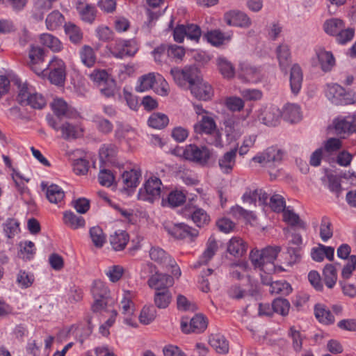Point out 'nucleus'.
Instances as JSON below:
<instances>
[{
    "mask_svg": "<svg viewBox=\"0 0 356 356\" xmlns=\"http://www.w3.org/2000/svg\"><path fill=\"white\" fill-rule=\"evenodd\" d=\"M175 81L179 86H184L186 82L192 95L200 100L207 101L213 96L211 86L197 74L194 67H186L183 70L173 68L170 70Z\"/></svg>",
    "mask_w": 356,
    "mask_h": 356,
    "instance_id": "1",
    "label": "nucleus"
},
{
    "mask_svg": "<svg viewBox=\"0 0 356 356\" xmlns=\"http://www.w3.org/2000/svg\"><path fill=\"white\" fill-rule=\"evenodd\" d=\"M281 251L280 246H268L261 250H252L250 259L255 268L268 274L275 271L274 261Z\"/></svg>",
    "mask_w": 356,
    "mask_h": 356,
    "instance_id": "2",
    "label": "nucleus"
},
{
    "mask_svg": "<svg viewBox=\"0 0 356 356\" xmlns=\"http://www.w3.org/2000/svg\"><path fill=\"white\" fill-rule=\"evenodd\" d=\"M193 129L196 134L206 136L204 140L208 145L220 148L223 147L221 132L211 116L202 115L194 124Z\"/></svg>",
    "mask_w": 356,
    "mask_h": 356,
    "instance_id": "3",
    "label": "nucleus"
},
{
    "mask_svg": "<svg viewBox=\"0 0 356 356\" xmlns=\"http://www.w3.org/2000/svg\"><path fill=\"white\" fill-rule=\"evenodd\" d=\"M91 291L95 300L92 305V310L94 312H100L104 309L108 305L113 303L110 290L104 282L95 281Z\"/></svg>",
    "mask_w": 356,
    "mask_h": 356,
    "instance_id": "4",
    "label": "nucleus"
},
{
    "mask_svg": "<svg viewBox=\"0 0 356 356\" xmlns=\"http://www.w3.org/2000/svg\"><path fill=\"white\" fill-rule=\"evenodd\" d=\"M161 187L162 182L159 178L155 176L150 177L145 181L143 187L140 188L138 193V200L153 202L160 197Z\"/></svg>",
    "mask_w": 356,
    "mask_h": 356,
    "instance_id": "5",
    "label": "nucleus"
},
{
    "mask_svg": "<svg viewBox=\"0 0 356 356\" xmlns=\"http://www.w3.org/2000/svg\"><path fill=\"white\" fill-rule=\"evenodd\" d=\"M284 152L277 147H270L262 153L254 156L252 161L268 170L276 168L283 158Z\"/></svg>",
    "mask_w": 356,
    "mask_h": 356,
    "instance_id": "6",
    "label": "nucleus"
},
{
    "mask_svg": "<svg viewBox=\"0 0 356 356\" xmlns=\"http://www.w3.org/2000/svg\"><path fill=\"white\" fill-rule=\"evenodd\" d=\"M138 50V44L134 40H118L109 46L111 54L116 58L134 56Z\"/></svg>",
    "mask_w": 356,
    "mask_h": 356,
    "instance_id": "7",
    "label": "nucleus"
},
{
    "mask_svg": "<svg viewBox=\"0 0 356 356\" xmlns=\"http://www.w3.org/2000/svg\"><path fill=\"white\" fill-rule=\"evenodd\" d=\"M17 102L22 106H30L33 108L41 109L46 104L44 97L39 93L32 92L27 85L21 86L17 95Z\"/></svg>",
    "mask_w": 356,
    "mask_h": 356,
    "instance_id": "8",
    "label": "nucleus"
},
{
    "mask_svg": "<svg viewBox=\"0 0 356 356\" xmlns=\"http://www.w3.org/2000/svg\"><path fill=\"white\" fill-rule=\"evenodd\" d=\"M181 150V156L186 160L200 164H205L211 158V152L206 146L201 147L191 144Z\"/></svg>",
    "mask_w": 356,
    "mask_h": 356,
    "instance_id": "9",
    "label": "nucleus"
},
{
    "mask_svg": "<svg viewBox=\"0 0 356 356\" xmlns=\"http://www.w3.org/2000/svg\"><path fill=\"white\" fill-rule=\"evenodd\" d=\"M326 97L334 104H350L355 102V99L350 97V95L346 92L345 89L337 83L327 85L325 91Z\"/></svg>",
    "mask_w": 356,
    "mask_h": 356,
    "instance_id": "10",
    "label": "nucleus"
},
{
    "mask_svg": "<svg viewBox=\"0 0 356 356\" xmlns=\"http://www.w3.org/2000/svg\"><path fill=\"white\" fill-rule=\"evenodd\" d=\"M46 66L47 70H49V80L50 82L56 86L63 84L66 76V66L63 60L54 57Z\"/></svg>",
    "mask_w": 356,
    "mask_h": 356,
    "instance_id": "11",
    "label": "nucleus"
},
{
    "mask_svg": "<svg viewBox=\"0 0 356 356\" xmlns=\"http://www.w3.org/2000/svg\"><path fill=\"white\" fill-rule=\"evenodd\" d=\"M332 129L336 135L343 138L350 134L356 133V118L351 116L337 118L332 122Z\"/></svg>",
    "mask_w": 356,
    "mask_h": 356,
    "instance_id": "12",
    "label": "nucleus"
},
{
    "mask_svg": "<svg viewBox=\"0 0 356 356\" xmlns=\"http://www.w3.org/2000/svg\"><path fill=\"white\" fill-rule=\"evenodd\" d=\"M44 50L38 46H31L29 51L28 65L30 68L38 75H41L47 70L44 63Z\"/></svg>",
    "mask_w": 356,
    "mask_h": 356,
    "instance_id": "13",
    "label": "nucleus"
},
{
    "mask_svg": "<svg viewBox=\"0 0 356 356\" xmlns=\"http://www.w3.org/2000/svg\"><path fill=\"white\" fill-rule=\"evenodd\" d=\"M47 122L54 130L61 131V137L65 140L75 139L81 135V129L69 122H66L58 126V122L52 116L47 117Z\"/></svg>",
    "mask_w": 356,
    "mask_h": 356,
    "instance_id": "14",
    "label": "nucleus"
},
{
    "mask_svg": "<svg viewBox=\"0 0 356 356\" xmlns=\"http://www.w3.org/2000/svg\"><path fill=\"white\" fill-rule=\"evenodd\" d=\"M147 284L149 288L154 289L155 291L170 290L169 289L174 284V279L168 274L157 271L151 275L147 280Z\"/></svg>",
    "mask_w": 356,
    "mask_h": 356,
    "instance_id": "15",
    "label": "nucleus"
},
{
    "mask_svg": "<svg viewBox=\"0 0 356 356\" xmlns=\"http://www.w3.org/2000/svg\"><path fill=\"white\" fill-rule=\"evenodd\" d=\"M223 18L229 26L248 28L251 24V20L248 16L239 10H229L225 13Z\"/></svg>",
    "mask_w": 356,
    "mask_h": 356,
    "instance_id": "16",
    "label": "nucleus"
},
{
    "mask_svg": "<svg viewBox=\"0 0 356 356\" xmlns=\"http://www.w3.org/2000/svg\"><path fill=\"white\" fill-rule=\"evenodd\" d=\"M168 232L173 237L178 239L188 237L191 241H193L199 235L198 230L184 223L174 225L168 228Z\"/></svg>",
    "mask_w": 356,
    "mask_h": 356,
    "instance_id": "17",
    "label": "nucleus"
},
{
    "mask_svg": "<svg viewBox=\"0 0 356 356\" xmlns=\"http://www.w3.org/2000/svg\"><path fill=\"white\" fill-rule=\"evenodd\" d=\"M238 78L245 82H257L261 78V70L249 63H241L239 65Z\"/></svg>",
    "mask_w": 356,
    "mask_h": 356,
    "instance_id": "18",
    "label": "nucleus"
},
{
    "mask_svg": "<svg viewBox=\"0 0 356 356\" xmlns=\"http://www.w3.org/2000/svg\"><path fill=\"white\" fill-rule=\"evenodd\" d=\"M207 324V320L203 315L197 314L191 319L189 325L187 321H182L181 327L182 331L186 333L190 332L200 333L206 330Z\"/></svg>",
    "mask_w": 356,
    "mask_h": 356,
    "instance_id": "19",
    "label": "nucleus"
},
{
    "mask_svg": "<svg viewBox=\"0 0 356 356\" xmlns=\"http://www.w3.org/2000/svg\"><path fill=\"white\" fill-rule=\"evenodd\" d=\"M225 134L229 143L236 140L243 133V126L239 120L229 118L225 120Z\"/></svg>",
    "mask_w": 356,
    "mask_h": 356,
    "instance_id": "20",
    "label": "nucleus"
},
{
    "mask_svg": "<svg viewBox=\"0 0 356 356\" xmlns=\"http://www.w3.org/2000/svg\"><path fill=\"white\" fill-rule=\"evenodd\" d=\"M237 150V147L231 149L218 159V166L223 173L229 174L232 172L236 165Z\"/></svg>",
    "mask_w": 356,
    "mask_h": 356,
    "instance_id": "21",
    "label": "nucleus"
},
{
    "mask_svg": "<svg viewBox=\"0 0 356 356\" xmlns=\"http://www.w3.org/2000/svg\"><path fill=\"white\" fill-rule=\"evenodd\" d=\"M282 112L277 107H270L263 110L259 115V120L267 126H276L281 118Z\"/></svg>",
    "mask_w": 356,
    "mask_h": 356,
    "instance_id": "22",
    "label": "nucleus"
},
{
    "mask_svg": "<svg viewBox=\"0 0 356 356\" xmlns=\"http://www.w3.org/2000/svg\"><path fill=\"white\" fill-rule=\"evenodd\" d=\"M218 250V241L213 236H211L206 244V248L198 260V264H207Z\"/></svg>",
    "mask_w": 356,
    "mask_h": 356,
    "instance_id": "23",
    "label": "nucleus"
},
{
    "mask_svg": "<svg viewBox=\"0 0 356 356\" xmlns=\"http://www.w3.org/2000/svg\"><path fill=\"white\" fill-rule=\"evenodd\" d=\"M76 10L83 21L91 24L95 20L96 10L94 6L86 2L79 1L76 3Z\"/></svg>",
    "mask_w": 356,
    "mask_h": 356,
    "instance_id": "24",
    "label": "nucleus"
},
{
    "mask_svg": "<svg viewBox=\"0 0 356 356\" xmlns=\"http://www.w3.org/2000/svg\"><path fill=\"white\" fill-rule=\"evenodd\" d=\"M247 251V244L241 238L233 237L227 244V252L236 257H242Z\"/></svg>",
    "mask_w": 356,
    "mask_h": 356,
    "instance_id": "25",
    "label": "nucleus"
},
{
    "mask_svg": "<svg viewBox=\"0 0 356 356\" xmlns=\"http://www.w3.org/2000/svg\"><path fill=\"white\" fill-rule=\"evenodd\" d=\"M117 152L118 149L115 145H104L99 152L101 162L106 165L115 163Z\"/></svg>",
    "mask_w": 356,
    "mask_h": 356,
    "instance_id": "26",
    "label": "nucleus"
},
{
    "mask_svg": "<svg viewBox=\"0 0 356 356\" xmlns=\"http://www.w3.org/2000/svg\"><path fill=\"white\" fill-rule=\"evenodd\" d=\"M302 82V72L300 67L296 64L293 65L291 69L290 85L291 91L294 94L299 92Z\"/></svg>",
    "mask_w": 356,
    "mask_h": 356,
    "instance_id": "27",
    "label": "nucleus"
},
{
    "mask_svg": "<svg viewBox=\"0 0 356 356\" xmlns=\"http://www.w3.org/2000/svg\"><path fill=\"white\" fill-rule=\"evenodd\" d=\"M109 240L113 249L115 251H120L126 247L129 237L126 232L119 231L111 235Z\"/></svg>",
    "mask_w": 356,
    "mask_h": 356,
    "instance_id": "28",
    "label": "nucleus"
},
{
    "mask_svg": "<svg viewBox=\"0 0 356 356\" xmlns=\"http://www.w3.org/2000/svg\"><path fill=\"white\" fill-rule=\"evenodd\" d=\"M149 255L150 259L164 268L171 261V257L162 248L152 247L149 250Z\"/></svg>",
    "mask_w": 356,
    "mask_h": 356,
    "instance_id": "29",
    "label": "nucleus"
},
{
    "mask_svg": "<svg viewBox=\"0 0 356 356\" xmlns=\"http://www.w3.org/2000/svg\"><path fill=\"white\" fill-rule=\"evenodd\" d=\"M79 58L83 65L88 67L95 65L97 56L92 47L89 45H83L79 51Z\"/></svg>",
    "mask_w": 356,
    "mask_h": 356,
    "instance_id": "30",
    "label": "nucleus"
},
{
    "mask_svg": "<svg viewBox=\"0 0 356 356\" xmlns=\"http://www.w3.org/2000/svg\"><path fill=\"white\" fill-rule=\"evenodd\" d=\"M209 344L220 354H225L229 351V343L223 335L211 334L209 340Z\"/></svg>",
    "mask_w": 356,
    "mask_h": 356,
    "instance_id": "31",
    "label": "nucleus"
},
{
    "mask_svg": "<svg viewBox=\"0 0 356 356\" xmlns=\"http://www.w3.org/2000/svg\"><path fill=\"white\" fill-rule=\"evenodd\" d=\"M316 54L321 69L324 72L331 70L335 65V59L332 52L327 51L324 49H320Z\"/></svg>",
    "mask_w": 356,
    "mask_h": 356,
    "instance_id": "32",
    "label": "nucleus"
},
{
    "mask_svg": "<svg viewBox=\"0 0 356 356\" xmlns=\"http://www.w3.org/2000/svg\"><path fill=\"white\" fill-rule=\"evenodd\" d=\"M158 76H160V74L154 72H150L142 76L139 79V84L136 86V90L138 92H144L154 88L158 80Z\"/></svg>",
    "mask_w": 356,
    "mask_h": 356,
    "instance_id": "33",
    "label": "nucleus"
},
{
    "mask_svg": "<svg viewBox=\"0 0 356 356\" xmlns=\"http://www.w3.org/2000/svg\"><path fill=\"white\" fill-rule=\"evenodd\" d=\"M63 222L65 225L73 229H76L85 226V220L82 216L74 214L71 211L63 213Z\"/></svg>",
    "mask_w": 356,
    "mask_h": 356,
    "instance_id": "34",
    "label": "nucleus"
},
{
    "mask_svg": "<svg viewBox=\"0 0 356 356\" xmlns=\"http://www.w3.org/2000/svg\"><path fill=\"white\" fill-rule=\"evenodd\" d=\"M277 56L280 68L285 71L291 63V53L288 45L280 44L277 49Z\"/></svg>",
    "mask_w": 356,
    "mask_h": 356,
    "instance_id": "35",
    "label": "nucleus"
},
{
    "mask_svg": "<svg viewBox=\"0 0 356 356\" xmlns=\"http://www.w3.org/2000/svg\"><path fill=\"white\" fill-rule=\"evenodd\" d=\"M172 296L170 290L156 291L154 295V302L159 309L167 308L171 302Z\"/></svg>",
    "mask_w": 356,
    "mask_h": 356,
    "instance_id": "36",
    "label": "nucleus"
},
{
    "mask_svg": "<svg viewBox=\"0 0 356 356\" xmlns=\"http://www.w3.org/2000/svg\"><path fill=\"white\" fill-rule=\"evenodd\" d=\"M216 63L218 70L224 78L229 79L234 76V67L227 58L219 57L217 58Z\"/></svg>",
    "mask_w": 356,
    "mask_h": 356,
    "instance_id": "37",
    "label": "nucleus"
},
{
    "mask_svg": "<svg viewBox=\"0 0 356 356\" xmlns=\"http://www.w3.org/2000/svg\"><path fill=\"white\" fill-rule=\"evenodd\" d=\"M191 217L193 222L199 227L207 225L211 220L206 211L201 208H194Z\"/></svg>",
    "mask_w": 356,
    "mask_h": 356,
    "instance_id": "38",
    "label": "nucleus"
},
{
    "mask_svg": "<svg viewBox=\"0 0 356 356\" xmlns=\"http://www.w3.org/2000/svg\"><path fill=\"white\" fill-rule=\"evenodd\" d=\"M65 196L62 188L56 184H51L46 190V197L51 203L58 204Z\"/></svg>",
    "mask_w": 356,
    "mask_h": 356,
    "instance_id": "39",
    "label": "nucleus"
},
{
    "mask_svg": "<svg viewBox=\"0 0 356 356\" xmlns=\"http://www.w3.org/2000/svg\"><path fill=\"white\" fill-rule=\"evenodd\" d=\"M323 281L329 289H332L337 280V273L332 264H327L323 271Z\"/></svg>",
    "mask_w": 356,
    "mask_h": 356,
    "instance_id": "40",
    "label": "nucleus"
},
{
    "mask_svg": "<svg viewBox=\"0 0 356 356\" xmlns=\"http://www.w3.org/2000/svg\"><path fill=\"white\" fill-rule=\"evenodd\" d=\"M65 31L70 41L74 44L80 43L83 39V33L79 27L73 23L68 22L65 24Z\"/></svg>",
    "mask_w": 356,
    "mask_h": 356,
    "instance_id": "41",
    "label": "nucleus"
},
{
    "mask_svg": "<svg viewBox=\"0 0 356 356\" xmlns=\"http://www.w3.org/2000/svg\"><path fill=\"white\" fill-rule=\"evenodd\" d=\"M323 28L325 31L331 35H336L344 28V23L341 19L332 18L325 22Z\"/></svg>",
    "mask_w": 356,
    "mask_h": 356,
    "instance_id": "42",
    "label": "nucleus"
},
{
    "mask_svg": "<svg viewBox=\"0 0 356 356\" xmlns=\"http://www.w3.org/2000/svg\"><path fill=\"white\" fill-rule=\"evenodd\" d=\"M156 317V310L152 305H145L138 316L140 322L143 325H149Z\"/></svg>",
    "mask_w": 356,
    "mask_h": 356,
    "instance_id": "43",
    "label": "nucleus"
},
{
    "mask_svg": "<svg viewBox=\"0 0 356 356\" xmlns=\"http://www.w3.org/2000/svg\"><path fill=\"white\" fill-rule=\"evenodd\" d=\"M40 42L51 49L53 51H59L62 49L60 41L55 36L49 33H43L40 37Z\"/></svg>",
    "mask_w": 356,
    "mask_h": 356,
    "instance_id": "44",
    "label": "nucleus"
},
{
    "mask_svg": "<svg viewBox=\"0 0 356 356\" xmlns=\"http://www.w3.org/2000/svg\"><path fill=\"white\" fill-rule=\"evenodd\" d=\"M315 316L322 323L329 325L334 322V317L330 311L322 305H316Z\"/></svg>",
    "mask_w": 356,
    "mask_h": 356,
    "instance_id": "45",
    "label": "nucleus"
},
{
    "mask_svg": "<svg viewBox=\"0 0 356 356\" xmlns=\"http://www.w3.org/2000/svg\"><path fill=\"white\" fill-rule=\"evenodd\" d=\"M141 177L140 170H131L122 174V181L127 187H136Z\"/></svg>",
    "mask_w": 356,
    "mask_h": 356,
    "instance_id": "46",
    "label": "nucleus"
},
{
    "mask_svg": "<svg viewBox=\"0 0 356 356\" xmlns=\"http://www.w3.org/2000/svg\"><path fill=\"white\" fill-rule=\"evenodd\" d=\"M169 122V119L166 115L161 113H152L148 120V124L154 129H163Z\"/></svg>",
    "mask_w": 356,
    "mask_h": 356,
    "instance_id": "47",
    "label": "nucleus"
},
{
    "mask_svg": "<svg viewBox=\"0 0 356 356\" xmlns=\"http://www.w3.org/2000/svg\"><path fill=\"white\" fill-rule=\"evenodd\" d=\"M269 291L271 294L287 296L291 292L292 288L285 281H277L270 284Z\"/></svg>",
    "mask_w": 356,
    "mask_h": 356,
    "instance_id": "48",
    "label": "nucleus"
},
{
    "mask_svg": "<svg viewBox=\"0 0 356 356\" xmlns=\"http://www.w3.org/2000/svg\"><path fill=\"white\" fill-rule=\"evenodd\" d=\"M284 116L286 120L291 122L299 121L301 118L300 107L293 104H286L284 110Z\"/></svg>",
    "mask_w": 356,
    "mask_h": 356,
    "instance_id": "49",
    "label": "nucleus"
},
{
    "mask_svg": "<svg viewBox=\"0 0 356 356\" xmlns=\"http://www.w3.org/2000/svg\"><path fill=\"white\" fill-rule=\"evenodd\" d=\"M64 21V17L58 11H53L46 18V26L49 30H56L60 27Z\"/></svg>",
    "mask_w": 356,
    "mask_h": 356,
    "instance_id": "50",
    "label": "nucleus"
},
{
    "mask_svg": "<svg viewBox=\"0 0 356 356\" xmlns=\"http://www.w3.org/2000/svg\"><path fill=\"white\" fill-rule=\"evenodd\" d=\"M3 231L8 238H13L20 232L19 223L15 218H8L3 225Z\"/></svg>",
    "mask_w": 356,
    "mask_h": 356,
    "instance_id": "51",
    "label": "nucleus"
},
{
    "mask_svg": "<svg viewBox=\"0 0 356 356\" xmlns=\"http://www.w3.org/2000/svg\"><path fill=\"white\" fill-rule=\"evenodd\" d=\"M90 236L96 248H102L106 242V236L99 226L93 227L90 229Z\"/></svg>",
    "mask_w": 356,
    "mask_h": 356,
    "instance_id": "52",
    "label": "nucleus"
},
{
    "mask_svg": "<svg viewBox=\"0 0 356 356\" xmlns=\"http://www.w3.org/2000/svg\"><path fill=\"white\" fill-rule=\"evenodd\" d=\"M206 38L209 42L213 46H219L222 44L225 40H229L231 35L225 36L222 32L218 30H214L208 32L206 34Z\"/></svg>",
    "mask_w": 356,
    "mask_h": 356,
    "instance_id": "53",
    "label": "nucleus"
},
{
    "mask_svg": "<svg viewBox=\"0 0 356 356\" xmlns=\"http://www.w3.org/2000/svg\"><path fill=\"white\" fill-rule=\"evenodd\" d=\"M283 213L284 220L291 226L298 225L301 228L305 227V223L302 222L298 214L289 209H285L282 211Z\"/></svg>",
    "mask_w": 356,
    "mask_h": 356,
    "instance_id": "54",
    "label": "nucleus"
},
{
    "mask_svg": "<svg viewBox=\"0 0 356 356\" xmlns=\"http://www.w3.org/2000/svg\"><path fill=\"white\" fill-rule=\"evenodd\" d=\"M331 225L330 219L326 216H323L320 225V237L325 242L331 238L333 235Z\"/></svg>",
    "mask_w": 356,
    "mask_h": 356,
    "instance_id": "55",
    "label": "nucleus"
},
{
    "mask_svg": "<svg viewBox=\"0 0 356 356\" xmlns=\"http://www.w3.org/2000/svg\"><path fill=\"white\" fill-rule=\"evenodd\" d=\"M226 107L231 111H241L244 108L243 100L236 96L227 97L225 100Z\"/></svg>",
    "mask_w": 356,
    "mask_h": 356,
    "instance_id": "56",
    "label": "nucleus"
},
{
    "mask_svg": "<svg viewBox=\"0 0 356 356\" xmlns=\"http://www.w3.org/2000/svg\"><path fill=\"white\" fill-rule=\"evenodd\" d=\"M51 105L54 113L58 118L67 115L68 106L62 99H54Z\"/></svg>",
    "mask_w": 356,
    "mask_h": 356,
    "instance_id": "57",
    "label": "nucleus"
},
{
    "mask_svg": "<svg viewBox=\"0 0 356 356\" xmlns=\"http://www.w3.org/2000/svg\"><path fill=\"white\" fill-rule=\"evenodd\" d=\"M273 309L275 312L285 316L289 313L290 303L286 299L277 298L273 302Z\"/></svg>",
    "mask_w": 356,
    "mask_h": 356,
    "instance_id": "58",
    "label": "nucleus"
},
{
    "mask_svg": "<svg viewBox=\"0 0 356 356\" xmlns=\"http://www.w3.org/2000/svg\"><path fill=\"white\" fill-rule=\"evenodd\" d=\"M269 206L273 211L280 213L285 209L286 204L284 197L276 194L270 198Z\"/></svg>",
    "mask_w": 356,
    "mask_h": 356,
    "instance_id": "59",
    "label": "nucleus"
},
{
    "mask_svg": "<svg viewBox=\"0 0 356 356\" xmlns=\"http://www.w3.org/2000/svg\"><path fill=\"white\" fill-rule=\"evenodd\" d=\"M33 281V275H29L24 270H19L17 275V283L21 288L26 289L31 286Z\"/></svg>",
    "mask_w": 356,
    "mask_h": 356,
    "instance_id": "60",
    "label": "nucleus"
},
{
    "mask_svg": "<svg viewBox=\"0 0 356 356\" xmlns=\"http://www.w3.org/2000/svg\"><path fill=\"white\" fill-rule=\"evenodd\" d=\"M230 213L235 218H244L248 220H254L256 218L254 214L252 211L245 210L238 205L232 207Z\"/></svg>",
    "mask_w": 356,
    "mask_h": 356,
    "instance_id": "61",
    "label": "nucleus"
},
{
    "mask_svg": "<svg viewBox=\"0 0 356 356\" xmlns=\"http://www.w3.org/2000/svg\"><path fill=\"white\" fill-rule=\"evenodd\" d=\"M185 195L179 191H172L168 197V203L173 207H179L185 202Z\"/></svg>",
    "mask_w": 356,
    "mask_h": 356,
    "instance_id": "62",
    "label": "nucleus"
},
{
    "mask_svg": "<svg viewBox=\"0 0 356 356\" xmlns=\"http://www.w3.org/2000/svg\"><path fill=\"white\" fill-rule=\"evenodd\" d=\"M89 77L95 83L102 84L107 81L108 74L105 70L97 69L89 74Z\"/></svg>",
    "mask_w": 356,
    "mask_h": 356,
    "instance_id": "63",
    "label": "nucleus"
},
{
    "mask_svg": "<svg viewBox=\"0 0 356 356\" xmlns=\"http://www.w3.org/2000/svg\"><path fill=\"white\" fill-rule=\"evenodd\" d=\"M356 268V255H351L349 257L348 264L344 266L341 271V276L344 279L350 277L353 272Z\"/></svg>",
    "mask_w": 356,
    "mask_h": 356,
    "instance_id": "64",
    "label": "nucleus"
}]
</instances>
